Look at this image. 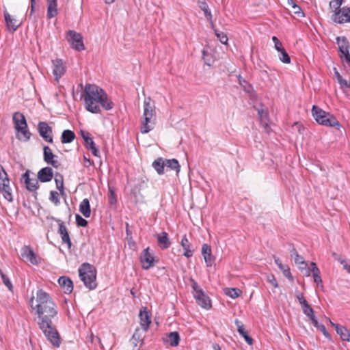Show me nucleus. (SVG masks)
Masks as SVG:
<instances>
[{"mask_svg": "<svg viewBox=\"0 0 350 350\" xmlns=\"http://www.w3.org/2000/svg\"><path fill=\"white\" fill-rule=\"evenodd\" d=\"M275 262L278 266L280 269L282 271L284 275L287 278L293 280V278L290 271V269L287 266L282 265V263L281 262L280 260L278 258H275Z\"/></svg>", "mask_w": 350, "mask_h": 350, "instance_id": "4c0bfd02", "label": "nucleus"}, {"mask_svg": "<svg viewBox=\"0 0 350 350\" xmlns=\"http://www.w3.org/2000/svg\"><path fill=\"white\" fill-rule=\"evenodd\" d=\"M0 191L2 193L3 197L12 202L13 200L12 195L11 193V187L10 186V180L8 176L4 170L3 167L0 165Z\"/></svg>", "mask_w": 350, "mask_h": 350, "instance_id": "423d86ee", "label": "nucleus"}, {"mask_svg": "<svg viewBox=\"0 0 350 350\" xmlns=\"http://www.w3.org/2000/svg\"><path fill=\"white\" fill-rule=\"evenodd\" d=\"M342 0H332L329 2L330 8L333 9L334 13H336L338 10H340V6L342 4Z\"/></svg>", "mask_w": 350, "mask_h": 350, "instance_id": "49530a36", "label": "nucleus"}, {"mask_svg": "<svg viewBox=\"0 0 350 350\" xmlns=\"http://www.w3.org/2000/svg\"><path fill=\"white\" fill-rule=\"evenodd\" d=\"M108 201L110 205H115L117 202L116 195L112 187H109Z\"/></svg>", "mask_w": 350, "mask_h": 350, "instance_id": "3c124183", "label": "nucleus"}, {"mask_svg": "<svg viewBox=\"0 0 350 350\" xmlns=\"http://www.w3.org/2000/svg\"><path fill=\"white\" fill-rule=\"evenodd\" d=\"M336 260H338L340 264H341V262H342L343 260H345L346 259L344 258L342 256H341L340 255L339 256H338L337 258H336Z\"/></svg>", "mask_w": 350, "mask_h": 350, "instance_id": "338daca9", "label": "nucleus"}, {"mask_svg": "<svg viewBox=\"0 0 350 350\" xmlns=\"http://www.w3.org/2000/svg\"><path fill=\"white\" fill-rule=\"evenodd\" d=\"M336 42L338 45L340 57L350 67L349 42L346 37H337Z\"/></svg>", "mask_w": 350, "mask_h": 350, "instance_id": "0eeeda50", "label": "nucleus"}, {"mask_svg": "<svg viewBox=\"0 0 350 350\" xmlns=\"http://www.w3.org/2000/svg\"><path fill=\"white\" fill-rule=\"evenodd\" d=\"M53 177V170L50 167L42 168L38 172V179L42 183L49 182Z\"/></svg>", "mask_w": 350, "mask_h": 350, "instance_id": "f3484780", "label": "nucleus"}, {"mask_svg": "<svg viewBox=\"0 0 350 350\" xmlns=\"http://www.w3.org/2000/svg\"><path fill=\"white\" fill-rule=\"evenodd\" d=\"M0 274H1L3 284L8 287V288L10 291H13V285H12L11 281L10 280L9 278L4 273H3L2 271H0Z\"/></svg>", "mask_w": 350, "mask_h": 350, "instance_id": "864d4df0", "label": "nucleus"}, {"mask_svg": "<svg viewBox=\"0 0 350 350\" xmlns=\"http://www.w3.org/2000/svg\"><path fill=\"white\" fill-rule=\"evenodd\" d=\"M80 134H81V137H82V138H83V139H85L86 137H88V136H90V133H88V132H85V131H83V130H81V131H80Z\"/></svg>", "mask_w": 350, "mask_h": 350, "instance_id": "e2e57ef3", "label": "nucleus"}, {"mask_svg": "<svg viewBox=\"0 0 350 350\" xmlns=\"http://www.w3.org/2000/svg\"><path fill=\"white\" fill-rule=\"evenodd\" d=\"M25 186L27 190L29 191H36L39 188L38 179L30 178L29 181L25 182Z\"/></svg>", "mask_w": 350, "mask_h": 350, "instance_id": "c03bdc74", "label": "nucleus"}, {"mask_svg": "<svg viewBox=\"0 0 350 350\" xmlns=\"http://www.w3.org/2000/svg\"><path fill=\"white\" fill-rule=\"evenodd\" d=\"M224 293L227 296L235 299L240 296L242 291L238 288H226L224 289Z\"/></svg>", "mask_w": 350, "mask_h": 350, "instance_id": "a19ab883", "label": "nucleus"}, {"mask_svg": "<svg viewBox=\"0 0 350 350\" xmlns=\"http://www.w3.org/2000/svg\"><path fill=\"white\" fill-rule=\"evenodd\" d=\"M54 68L53 70V75L55 76L57 81L64 74L65 68L63 65V62L60 59H56L53 61Z\"/></svg>", "mask_w": 350, "mask_h": 350, "instance_id": "393cba45", "label": "nucleus"}, {"mask_svg": "<svg viewBox=\"0 0 350 350\" xmlns=\"http://www.w3.org/2000/svg\"><path fill=\"white\" fill-rule=\"evenodd\" d=\"M150 248L144 249L140 256V262L144 269L148 270L154 265V258L149 252Z\"/></svg>", "mask_w": 350, "mask_h": 350, "instance_id": "9b49d317", "label": "nucleus"}, {"mask_svg": "<svg viewBox=\"0 0 350 350\" xmlns=\"http://www.w3.org/2000/svg\"><path fill=\"white\" fill-rule=\"evenodd\" d=\"M75 133L69 129L64 130L61 136V142L62 144L71 143L75 138Z\"/></svg>", "mask_w": 350, "mask_h": 350, "instance_id": "473e14b6", "label": "nucleus"}, {"mask_svg": "<svg viewBox=\"0 0 350 350\" xmlns=\"http://www.w3.org/2000/svg\"><path fill=\"white\" fill-rule=\"evenodd\" d=\"M36 301L38 304L35 307H33V297L31 299L30 303L31 308L36 310L39 327L51 343L58 347L61 343L60 337L51 321L57 314L56 306L50 295L42 289L38 290Z\"/></svg>", "mask_w": 350, "mask_h": 350, "instance_id": "f257e3e1", "label": "nucleus"}, {"mask_svg": "<svg viewBox=\"0 0 350 350\" xmlns=\"http://www.w3.org/2000/svg\"><path fill=\"white\" fill-rule=\"evenodd\" d=\"M150 98H145L144 102L143 117L150 118L155 120L154 105L150 103Z\"/></svg>", "mask_w": 350, "mask_h": 350, "instance_id": "a211bd4d", "label": "nucleus"}, {"mask_svg": "<svg viewBox=\"0 0 350 350\" xmlns=\"http://www.w3.org/2000/svg\"><path fill=\"white\" fill-rule=\"evenodd\" d=\"M66 38L72 49L77 51H83L85 49L83 36L81 33L74 30H69L67 32Z\"/></svg>", "mask_w": 350, "mask_h": 350, "instance_id": "6e6552de", "label": "nucleus"}, {"mask_svg": "<svg viewBox=\"0 0 350 350\" xmlns=\"http://www.w3.org/2000/svg\"><path fill=\"white\" fill-rule=\"evenodd\" d=\"M312 114L315 120L321 125L329 127H336L339 129L340 125L336 118L318 106L313 105L312 109Z\"/></svg>", "mask_w": 350, "mask_h": 350, "instance_id": "20e7f679", "label": "nucleus"}, {"mask_svg": "<svg viewBox=\"0 0 350 350\" xmlns=\"http://www.w3.org/2000/svg\"><path fill=\"white\" fill-rule=\"evenodd\" d=\"M23 178L24 179L25 183L27 181H29V170H27L25 173L23 174Z\"/></svg>", "mask_w": 350, "mask_h": 350, "instance_id": "680f3d73", "label": "nucleus"}, {"mask_svg": "<svg viewBox=\"0 0 350 350\" xmlns=\"http://www.w3.org/2000/svg\"><path fill=\"white\" fill-rule=\"evenodd\" d=\"M155 120L150 119V118L144 117V120L142 122L141 133H147L153 129Z\"/></svg>", "mask_w": 350, "mask_h": 350, "instance_id": "cd10ccee", "label": "nucleus"}, {"mask_svg": "<svg viewBox=\"0 0 350 350\" xmlns=\"http://www.w3.org/2000/svg\"><path fill=\"white\" fill-rule=\"evenodd\" d=\"M338 83L340 84L341 88H347L350 89V82L347 81L343 78L340 79Z\"/></svg>", "mask_w": 350, "mask_h": 350, "instance_id": "4d7b16f0", "label": "nucleus"}, {"mask_svg": "<svg viewBox=\"0 0 350 350\" xmlns=\"http://www.w3.org/2000/svg\"><path fill=\"white\" fill-rule=\"evenodd\" d=\"M334 73H335V75H336V77L337 78L338 82H339L340 81V79H342V77L340 75V73L338 72V71L336 70V68H334Z\"/></svg>", "mask_w": 350, "mask_h": 350, "instance_id": "0e129e2a", "label": "nucleus"}, {"mask_svg": "<svg viewBox=\"0 0 350 350\" xmlns=\"http://www.w3.org/2000/svg\"><path fill=\"white\" fill-rule=\"evenodd\" d=\"M139 317L140 319V325L144 332H147L151 323V316L147 311L146 307H143L140 310Z\"/></svg>", "mask_w": 350, "mask_h": 350, "instance_id": "dca6fc26", "label": "nucleus"}, {"mask_svg": "<svg viewBox=\"0 0 350 350\" xmlns=\"http://www.w3.org/2000/svg\"><path fill=\"white\" fill-rule=\"evenodd\" d=\"M49 200L51 202H53L55 206H58L60 204V200L59 198V193L55 191H50Z\"/></svg>", "mask_w": 350, "mask_h": 350, "instance_id": "de8ad7c7", "label": "nucleus"}, {"mask_svg": "<svg viewBox=\"0 0 350 350\" xmlns=\"http://www.w3.org/2000/svg\"><path fill=\"white\" fill-rule=\"evenodd\" d=\"M3 16L5 19V23L6 25L7 29L10 31H15L21 25V23H18V20H16L14 16H11L8 12L7 9L4 8L3 10Z\"/></svg>", "mask_w": 350, "mask_h": 350, "instance_id": "2eb2a0df", "label": "nucleus"}, {"mask_svg": "<svg viewBox=\"0 0 350 350\" xmlns=\"http://www.w3.org/2000/svg\"><path fill=\"white\" fill-rule=\"evenodd\" d=\"M212 347L214 350H221V347L217 343H214Z\"/></svg>", "mask_w": 350, "mask_h": 350, "instance_id": "69168bd1", "label": "nucleus"}, {"mask_svg": "<svg viewBox=\"0 0 350 350\" xmlns=\"http://www.w3.org/2000/svg\"><path fill=\"white\" fill-rule=\"evenodd\" d=\"M59 286L63 288L64 293L70 294L73 290V283L70 278L61 276L58 279Z\"/></svg>", "mask_w": 350, "mask_h": 350, "instance_id": "412c9836", "label": "nucleus"}, {"mask_svg": "<svg viewBox=\"0 0 350 350\" xmlns=\"http://www.w3.org/2000/svg\"><path fill=\"white\" fill-rule=\"evenodd\" d=\"M310 272L312 273V275H314L315 273L317 274V273H320V271H319V268L317 267V264L314 262H312L310 263V268L306 269L305 275L306 276H309L310 275Z\"/></svg>", "mask_w": 350, "mask_h": 350, "instance_id": "603ef678", "label": "nucleus"}, {"mask_svg": "<svg viewBox=\"0 0 350 350\" xmlns=\"http://www.w3.org/2000/svg\"><path fill=\"white\" fill-rule=\"evenodd\" d=\"M21 256L23 258H26L33 265H38L40 262V259L34 253L33 250L30 246H24L22 247Z\"/></svg>", "mask_w": 350, "mask_h": 350, "instance_id": "4468645a", "label": "nucleus"}, {"mask_svg": "<svg viewBox=\"0 0 350 350\" xmlns=\"http://www.w3.org/2000/svg\"><path fill=\"white\" fill-rule=\"evenodd\" d=\"M55 182L56 184L57 189L59 191L62 195L64 194V178L63 176L59 173H57L55 176Z\"/></svg>", "mask_w": 350, "mask_h": 350, "instance_id": "ea45409f", "label": "nucleus"}, {"mask_svg": "<svg viewBox=\"0 0 350 350\" xmlns=\"http://www.w3.org/2000/svg\"><path fill=\"white\" fill-rule=\"evenodd\" d=\"M38 131L40 137H42L46 142L53 143L52 127L50 126L46 122H39L38 124Z\"/></svg>", "mask_w": 350, "mask_h": 350, "instance_id": "1a4fd4ad", "label": "nucleus"}, {"mask_svg": "<svg viewBox=\"0 0 350 350\" xmlns=\"http://www.w3.org/2000/svg\"><path fill=\"white\" fill-rule=\"evenodd\" d=\"M190 282L197 304L203 308L209 309L211 307L210 298L204 293L197 282L193 279H191Z\"/></svg>", "mask_w": 350, "mask_h": 350, "instance_id": "39448f33", "label": "nucleus"}, {"mask_svg": "<svg viewBox=\"0 0 350 350\" xmlns=\"http://www.w3.org/2000/svg\"><path fill=\"white\" fill-rule=\"evenodd\" d=\"M57 2V0H47L48 7L46 16L49 19L56 16L58 14Z\"/></svg>", "mask_w": 350, "mask_h": 350, "instance_id": "bb28decb", "label": "nucleus"}, {"mask_svg": "<svg viewBox=\"0 0 350 350\" xmlns=\"http://www.w3.org/2000/svg\"><path fill=\"white\" fill-rule=\"evenodd\" d=\"M272 40L273 41L274 44H275V42H279V41H280V40L278 39V38H277V37H275V36H273V38H272Z\"/></svg>", "mask_w": 350, "mask_h": 350, "instance_id": "774afa93", "label": "nucleus"}, {"mask_svg": "<svg viewBox=\"0 0 350 350\" xmlns=\"http://www.w3.org/2000/svg\"><path fill=\"white\" fill-rule=\"evenodd\" d=\"M288 5L292 8V11L295 14L299 17H304V12L302 11L301 8L297 5L293 0H288Z\"/></svg>", "mask_w": 350, "mask_h": 350, "instance_id": "58836bf2", "label": "nucleus"}, {"mask_svg": "<svg viewBox=\"0 0 350 350\" xmlns=\"http://www.w3.org/2000/svg\"><path fill=\"white\" fill-rule=\"evenodd\" d=\"M55 220L58 223L59 225L57 232L61 237L62 243L66 244L68 249H70L72 243L69 236L68 230L65 226L64 222L59 219H55Z\"/></svg>", "mask_w": 350, "mask_h": 350, "instance_id": "f8f14e48", "label": "nucleus"}, {"mask_svg": "<svg viewBox=\"0 0 350 350\" xmlns=\"http://www.w3.org/2000/svg\"><path fill=\"white\" fill-rule=\"evenodd\" d=\"M79 211L85 217L88 218L90 217L91 208L90 201L88 198H85L81 201L79 205Z\"/></svg>", "mask_w": 350, "mask_h": 350, "instance_id": "c756f323", "label": "nucleus"}, {"mask_svg": "<svg viewBox=\"0 0 350 350\" xmlns=\"http://www.w3.org/2000/svg\"><path fill=\"white\" fill-rule=\"evenodd\" d=\"M198 5L204 12L206 18L211 23V27H213L214 23L212 20L213 16L208 4L204 1H198Z\"/></svg>", "mask_w": 350, "mask_h": 350, "instance_id": "c85d7f7f", "label": "nucleus"}, {"mask_svg": "<svg viewBox=\"0 0 350 350\" xmlns=\"http://www.w3.org/2000/svg\"><path fill=\"white\" fill-rule=\"evenodd\" d=\"M290 253L291 257L294 258L295 263L304 265L305 268L306 267L307 264L304 260L303 257L299 255L297 250L294 247L291 250Z\"/></svg>", "mask_w": 350, "mask_h": 350, "instance_id": "79ce46f5", "label": "nucleus"}, {"mask_svg": "<svg viewBox=\"0 0 350 350\" xmlns=\"http://www.w3.org/2000/svg\"><path fill=\"white\" fill-rule=\"evenodd\" d=\"M76 223L78 226L86 227L88 224V221L83 218L80 215L77 214L75 216Z\"/></svg>", "mask_w": 350, "mask_h": 350, "instance_id": "5fc2aeb1", "label": "nucleus"}, {"mask_svg": "<svg viewBox=\"0 0 350 350\" xmlns=\"http://www.w3.org/2000/svg\"><path fill=\"white\" fill-rule=\"evenodd\" d=\"M152 167L159 174H164V168L165 167V159L160 157L152 163Z\"/></svg>", "mask_w": 350, "mask_h": 350, "instance_id": "72a5a7b5", "label": "nucleus"}, {"mask_svg": "<svg viewBox=\"0 0 350 350\" xmlns=\"http://www.w3.org/2000/svg\"><path fill=\"white\" fill-rule=\"evenodd\" d=\"M79 275L90 290L96 288V269L93 265L88 262L83 263L79 268Z\"/></svg>", "mask_w": 350, "mask_h": 350, "instance_id": "7ed1b4c3", "label": "nucleus"}, {"mask_svg": "<svg viewBox=\"0 0 350 350\" xmlns=\"http://www.w3.org/2000/svg\"><path fill=\"white\" fill-rule=\"evenodd\" d=\"M330 323L334 327H335L337 334L340 335V337L342 340L350 342V332L346 327L337 323H334L331 321Z\"/></svg>", "mask_w": 350, "mask_h": 350, "instance_id": "b1692460", "label": "nucleus"}, {"mask_svg": "<svg viewBox=\"0 0 350 350\" xmlns=\"http://www.w3.org/2000/svg\"><path fill=\"white\" fill-rule=\"evenodd\" d=\"M43 157L44 161L47 164L51 165L55 168L59 167V162L55 159L57 157L52 152L51 149L48 146H44L43 147Z\"/></svg>", "mask_w": 350, "mask_h": 350, "instance_id": "ddd939ff", "label": "nucleus"}, {"mask_svg": "<svg viewBox=\"0 0 350 350\" xmlns=\"http://www.w3.org/2000/svg\"><path fill=\"white\" fill-rule=\"evenodd\" d=\"M235 324L237 326V331L239 334L244 338L245 340L248 345H252L253 339L248 335L247 332L244 328L243 324L238 319L235 320Z\"/></svg>", "mask_w": 350, "mask_h": 350, "instance_id": "a878e982", "label": "nucleus"}, {"mask_svg": "<svg viewBox=\"0 0 350 350\" xmlns=\"http://www.w3.org/2000/svg\"><path fill=\"white\" fill-rule=\"evenodd\" d=\"M167 342L172 347H176L178 345L180 342V336L177 332H172L168 334Z\"/></svg>", "mask_w": 350, "mask_h": 350, "instance_id": "c9c22d12", "label": "nucleus"}, {"mask_svg": "<svg viewBox=\"0 0 350 350\" xmlns=\"http://www.w3.org/2000/svg\"><path fill=\"white\" fill-rule=\"evenodd\" d=\"M212 28L213 29L215 36L219 39V40L222 44H227L228 39L226 34L218 29H215L214 27Z\"/></svg>", "mask_w": 350, "mask_h": 350, "instance_id": "a18cd8bd", "label": "nucleus"}, {"mask_svg": "<svg viewBox=\"0 0 350 350\" xmlns=\"http://www.w3.org/2000/svg\"><path fill=\"white\" fill-rule=\"evenodd\" d=\"M279 59L284 64H289L291 62V58L288 54L286 53L285 49L279 52Z\"/></svg>", "mask_w": 350, "mask_h": 350, "instance_id": "8fccbe9b", "label": "nucleus"}, {"mask_svg": "<svg viewBox=\"0 0 350 350\" xmlns=\"http://www.w3.org/2000/svg\"><path fill=\"white\" fill-rule=\"evenodd\" d=\"M157 243L161 250H166L170 247L171 242L168 234L166 232H162L156 235Z\"/></svg>", "mask_w": 350, "mask_h": 350, "instance_id": "5701e85b", "label": "nucleus"}, {"mask_svg": "<svg viewBox=\"0 0 350 350\" xmlns=\"http://www.w3.org/2000/svg\"><path fill=\"white\" fill-rule=\"evenodd\" d=\"M13 122L14 124V127L16 126V123L18 124L19 126H27V123L25 119V116L20 112H15L12 116Z\"/></svg>", "mask_w": 350, "mask_h": 350, "instance_id": "f704fd0d", "label": "nucleus"}, {"mask_svg": "<svg viewBox=\"0 0 350 350\" xmlns=\"http://www.w3.org/2000/svg\"><path fill=\"white\" fill-rule=\"evenodd\" d=\"M84 141L85 146L86 147V148L90 150L94 156L100 157L99 150L96 147V145L93 141L92 137H91V136H88L84 139Z\"/></svg>", "mask_w": 350, "mask_h": 350, "instance_id": "7c9ffc66", "label": "nucleus"}, {"mask_svg": "<svg viewBox=\"0 0 350 350\" xmlns=\"http://www.w3.org/2000/svg\"><path fill=\"white\" fill-rule=\"evenodd\" d=\"M165 166L172 170H176L177 173L180 170V165H179L178 161L175 159H165Z\"/></svg>", "mask_w": 350, "mask_h": 350, "instance_id": "37998d69", "label": "nucleus"}, {"mask_svg": "<svg viewBox=\"0 0 350 350\" xmlns=\"http://www.w3.org/2000/svg\"><path fill=\"white\" fill-rule=\"evenodd\" d=\"M267 280L269 283H271L273 285L274 288L278 287V283L273 275H269L267 277Z\"/></svg>", "mask_w": 350, "mask_h": 350, "instance_id": "6e6d98bb", "label": "nucleus"}, {"mask_svg": "<svg viewBox=\"0 0 350 350\" xmlns=\"http://www.w3.org/2000/svg\"><path fill=\"white\" fill-rule=\"evenodd\" d=\"M295 297L298 299L304 314L306 315L308 314L309 312L312 313V311L314 310L305 299L304 294L299 291H296Z\"/></svg>", "mask_w": 350, "mask_h": 350, "instance_id": "aec40b11", "label": "nucleus"}, {"mask_svg": "<svg viewBox=\"0 0 350 350\" xmlns=\"http://www.w3.org/2000/svg\"><path fill=\"white\" fill-rule=\"evenodd\" d=\"M341 265H342L343 269L347 270V271L350 273V264H348L347 260L341 262Z\"/></svg>", "mask_w": 350, "mask_h": 350, "instance_id": "bf43d9fd", "label": "nucleus"}, {"mask_svg": "<svg viewBox=\"0 0 350 350\" xmlns=\"http://www.w3.org/2000/svg\"><path fill=\"white\" fill-rule=\"evenodd\" d=\"M332 20L337 23H350V8L342 7L340 10L334 13Z\"/></svg>", "mask_w": 350, "mask_h": 350, "instance_id": "9d476101", "label": "nucleus"}, {"mask_svg": "<svg viewBox=\"0 0 350 350\" xmlns=\"http://www.w3.org/2000/svg\"><path fill=\"white\" fill-rule=\"evenodd\" d=\"M15 130L18 133H21L23 135V137L25 138V141L27 142L30 139L31 133L29 131L28 125L27 126H19L18 124L17 123H16Z\"/></svg>", "mask_w": 350, "mask_h": 350, "instance_id": "e433bc0d", "label": "nucleus"}, {"mask_svg": "<svg viewBox=\"0 0 350 350\" xmlns=\"http://www.w3.org/2000/svg\"><path fill=\"white\" fill-rule=\"evenodd\" d=\"M274 45H275V49L278 51V53L280 51H282L283 49H284V47L282 46V44L280 41L275 42V44Z\"/></svg>", "mask_w": 350, "mask_h": 350, "instance_id": "052dcab7", "label": "nucleus"}, {"mask_svg": "<svg viewBox=\"0 0 350 350\" xmlns=\"http://www.w3.org/2000/svg\"><path fill=\"white\" fill-rule=\"evenodd\" d=\"M132 340H133V343L135 345V346H136L137 342H139L140 341L142 342L143 337L140 333V330L139 328H137L135 330V332L132 336Z\"/></svg>", "mask_w": 350, "mask_h": 350, "instance_id": "09e8293b", "label": "nucleus"}, {"mask_svg": "<svg viewBox=\"0 0 350 350\" xmlns=\"http://www.w3.org/2000/svg\"><path fill=\"white\" fill-rule=\"evenodd\" d=\"M313 275V278H314V282L315 283H317V284H320L322 282V280H321V275H320V273H315Z\"/></svg>", "mask_w": 350, "mask_h": 350, "instance_id": "13d9d810", "label": "nucleus"}, {"mask_svg": "<svg viewBox=\"0 0 350 350\" xmlns=\"http://www.w3.org/2000/svg\"><path fill=\"white\" fill-rule=\"evenodd\" d=\"M306 316L310 319L314 327L321 331L326 338H330V335L327 331L325 325L318 322L316 317L314 316V310L312 311V313L309 312L308 314H306Z\"/></svg>", "mask_w": 350, "mask_h": 350, "instance_id": "4be33fe9", "label": "nucleus"}, {"mask_svg": "<svg viewBox=\"0 0 350 350\" xmlns=\"http://www.w3.org/2000/svg\"><path fill=\"white\" fill-rule=\"evenodd\" d=\"M202 254L207 267H211L214 262L215 258L212 255L211 247L208 244H203L202 246Z\"/></svg>", "mask_w": 350, "mask_h": 350, "instance_id": "6ab92c4d", "label": "nucleus"}, {"mask_svg": "<svg viewBox=\"0 0 350 350\" xmlns=\"http://www.w3.org/2000/svg\"><path fill=\"white\" fill-rule=\"evenodd\" d=\"M180 244L184 250L183 255L188 258L191 257L193 256V251L190 249V243H189L186 234L183 236Z\"/></svg>", "mask_w": 350, "mask_h": 350, "instance_id": "2f4dec72", "label": "nucleus"}, {"mask_svg": "<svg viewBox=\"0 0 350 350\" xmlns=\"http://www.w3.org/2000/svg\"><path fill=\"white\" fill-rule=\"evenodd\" d=\"M81 96L86 110L92 113H100L99 105L105 110H111L114 107V103L107 94L94 84H86Z\"/></svg>", "mask_w": 350, "mask_h": 350, "instance_id": "f03ea898", "label": "nucleus"}]
</instances>
